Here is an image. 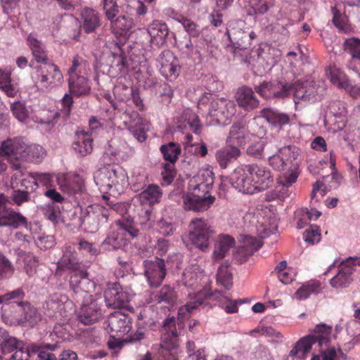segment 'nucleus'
I'll return each instance as SVG.
<instances>
[{"label": "nucleus", "mask_w": 360, "mask_h": 360, "mask_svg": "<svg viewBox=\"0 0 360 360\" xmlns=\"http://www.w3.org/2000/svg\"><path fill=\"white\" fill-rule=\"evenodd\" d=\"M274 177L266 167L257 164L245 165L236 169L230 176V183L238 191L253 194L269 188Z\"/></svg>", "instance_id": "f257e3e1"}, {"label": "nucleus", "mask_w": 360, "mask_h": 360, "mask_svg": "<svg viewBox=\"0 0 360 360\" xmlns=\"http://www.w3.org/2000/svg\"><path fill=\"white\" fill-rule=\"evenodd\" d=\"M214 184V174L210 169L201 170L189 182L192 191L184 196V208L186 210L203 212L214 203L215 197L209 194Z\"/></svg>", "instance_id": "f03ea898"}, {"label": "nucleus", "mask_w": 360, "mask_h": 360, "mask_svg": "<svg viewBox=\"0 0 360 360\" xmlns=\"http://www.w3.org/2000/svg\"><path fill=\"white\" fill-rule=\"evenodd\" d=\"M331 328L326 325L316 326L314 334L301 338L290 352V355L304 359L313 345L318 343L321 353V360H336L337 352L334 347H330Z\"/></svg>", "instance_id": "7ed1b4c3"}, {"label": "nucleus", "mask_w": 360, "mask_h": 360, "mask_svg": "<svg viewBox=\"0 0 360 360\" xmlns=\"http://www.w3.org/2000/svg\"><path fill=\"white\" fill-rule=\"evenodd\" d=\"M189 229V241L201 251H207L210 246V240L214 233L207 221L202 218L193 219Z\"/></svg>", "instance_id": "20e7f679"}, {"label": "nucleus", "mask_w": 360, "mask_h": 360, "mask_svg": "<svg viewBox=\"0 0 360 360\" xmlns=\"http://www.w3.org/2000/svg\"><path fill=\"white\" fill-rule=\"evenodd\" d=\"M30 145L26 143L21 138L8 139L1 143V150L7 155H9L12 162L11 167L19 171L20 176L22 174V167L19 161H27L28 157V149Z\"/></svg>", "instance_id": "39448f33"}, {"label": "nucleus", "mask_w": 360, "mask_h": 360, "mask_svg": "<svg viewBox=\"0 0 360 360\" xmlns=\"http://www.w3.org/2000/svg\"><path fill=\"white\" fill-rule=\"evenodd\" d=\"M110 213L109 209L99 204H94L86 207L82 217V224L90 233H96L108 222Z\"/></svg>", "instance_id": "423d86ee"}, {"label": "nucleus", "mask_w": 360, "mask_h": 360, "mask_svg": "<svg viewBox=\"0 0 360 360\" xmlns=\"http://www.w3.org/2000/svg\"><path fill=\"white\" fill-rule=\"evenodd\" d=\"M255 91L266 99H284L288 97L292 91V84L281 81H264L260 84L255 86Z\"/></svg>", "instance_id": "0eeeda50"}, {"label": "nucleus", "mask_w": 360, "mask_h": 360, "mask_svg": "<svg viewBox=\"0 0 360 360\" xmlns=\"http://www.w3.org/2000/svg\"><path fill=\"white\" fill-rule=\"evenodd\" d=\"M8 198L0 193V227L8 226L13 229L27 227V219L21 213L15 212L6 206Z\"/></svg>", "instance_id": "6e6552de"}, {"label": "nucleus", "mask_w": 360, "mask_h": 360, "mask_svg": "<svg viewBox=\"0 0 360 360\" xmlns=\"http://www.w3.org/2000/svg\"><path fill=\"white\" fill-rule=\"evenodd\" d=\"M5 336L0 342V358L13 353L10 357L5 358V360H27L30 352L24 347L23 342L9 335L7 331Z\"/></svg>", "instance_id": "1a4fd4ad"}, {"label": "nucleus", "mask_w": 360, "mask_h": 360, "mask_svg": "<svg viewBox=\"0 0 360 360\" xmlns=\"http://www.w3.org/2000/svg\"><path fill=\"white\" fill-rule=\"evenodd\" d=\"M160 151L165 160L169 161V163L165 165L162 172V184L169 185L173 181L176 176L174 162L181 153V147L177 143L170 142L167 145H162L160 147Z\"/></svg>", "instance_id": "9d476101"}, {"label": "nucleus", "mask_w": 360, "mask_h": 360, "mask_svg": "<svg viewBox=\"0 0 360 360\" xmlns=\"http://www.w3.org/2000/svg\"><path fill=\"white\" fill-rule=\"evenodd\" d=\"M144 275L151 288L161 285L167 274L165 260L157 257L143 261Z\"/></svg>", "instance_id": "9b49d317"}, {"label": "nucleus", "mask_w": 360, "mask_h": 360, "mask_svg": "<svg viewBox=\"0 0 360 360\" xmlns=\"http://www.w3.org/2000/svg\"><path fill=\"white\" fill-rule=\"evenodd\" d=\"M124 116L127 120L124 123L127 129L138 141H145L149 130V122L134 110H126Z\"/></svg>", "instance_id": "f8f14e48"}, {"label": "nucleus", "mask_w": 360, "mask_h": 360, "mask_svg": "<svg viewBox=\"0 0 360 360\" xmlns=\"http://www.w3.org/2000/svg\"><path fill=\"white\" fill-rule=\"evenodd\" d=\"M236 112V105L230 100L225 98L213 99L209 107V115L214 117L217 121L224 123L230 120Z\"/></svg>", "instance_id": "ddd939ff"}, {"label": "nucleus", "mask_w": 360, "mask_h": 360, "mask_svg": "<svg viewBox=\"0 0 360 360\" xmlns=\"http://www.w3.org/2000/svg\"><path fill=\"white\" fill-rule=\"evenodd\" d=\"M40 82L45 87L56 86L61 84L63 76L59 68L49 61L36 68Z\"/></svg>", "instance_id": "4468645a"}, {"label": "nucleus", "mask_w": 360, "mask_h": 360, "mask_svg": "<svg viewBox=\"0 0 360 360\" xmlns=\"http://www.w3.org/2000/svg\"><path fill=\"white\" fill-rule=\"evenodd\" d=\"M70 285L73 292L83 298L88 297L95 288L94 281L89 279L87 272L82 269L72 273Z\"/></svg>", "instance_id": "2eb2a0df"}, {"label": "nucleus", "mask_w": 360, "mask_h": 360, "mask_svg": "<svg viewBox=\"0 0 360 360\" xmlns=\"http://www.w3.org/2000/svg\"><path fill=\"white\" fill-rule=\"evenodd\" d=\"M112 336H122L131 329V318L124 313L117 311L111 313L107 320Z\"/></svg>", "instance_id": "dca6fc26"}, {"label": "nucleus", "mask_w": 360, "mask_h": 360, "mask_svg": "<svg viewBox=\"0 0 360 360\" xmlns=\"http://www.w3.org/2000/svg\"><path fill=\"white\" fill-rule=\"evenodd\" d=\"M161 74L166 78H176L179 75V65L178 59L169 50H165L158 58Z\"/></svg>", "instance_id": "f3484780"}, {"label": "nucleus", "mask_w": 360, "mask_h": 360, "mask_svg": "<svg viewBox=\"0 0 360 360\" xmlns=\"http://www.w3.org/2000/svg\"><path fill=\"white\" fill-rule=\"evenodd\" d=\"M104 298L106 305L115 309L124 307L129 300L128 294L117 283L111 284L105 289Z\"/></svg>", "instance_id": "a211bd4d"}, {"label": "nucleus", "mask_w": 360, "mask_h": 360, "mask_svg": "<svg viewBox=\"0 0 360 360\" xmlns=\"http://www.w3.org/2000/svg\"><path fill=\"white\" fill-rule=\"evenodd\" d=\"M147 32L150 37V42L160 47L166 43L169 28L165 22L153 20L148 25Z\"/></svg>", "instance_id": "6ab92c4d"}, {"label": "nucleus", "mask_w": 360, "mask_h": 360, "mask_svg": "<svg viewBox=\"0 0 360 360\" xmlns=\"http://www.w3.org/2000/svg\"><path fill=\"white\" fill-rule=\"evenodd\" d=\"M236 98L238 105L245 110H252L259 105V101L255 92L247 86H243L237 90Z\"/></svg>", "instance_id": "aec40b11"}, {"label": "nucleus", "mask_w": 360, "mask_h": 360, "mask_svg": "<svg viewBox=\"0 0 360 360\" xmlns=\"http://www.w3.org/2000/svg\"><path fill=\"white\" fill-rule=\"evenodd\" d=\"M81 264L77 257V252L74 247L66 245L63 255L58 262V266L63 269H69L75 272L80 270Z\"/></svg>", "instance_id": "412c9836"}, {"label": "nucleus", "mask_w": 360, "mask_h": 360, "mask_svg": "<svg viewBox=\"0 0 360 360\" xmlns=\"http://www.w3.org/2000/svg\"><path fill=\"white\" fill-rule=\"evenodd\" d=\"M94 181L101 188L110 189L115 183H117V171L112 167L101 168L95 174Z\"/></svg>", "instance_id": "4be33fe9"}, {"label": "nucleus", "mask_w": 360, "mask_h": 360, "mask_svg": "<svg viewBox=\"0 0 360 360\" xmlns=\"http://www.w3.org/2000/svg\"><path fill=\"white\" fill-rule=\"evenodd\" d=\"M52 176L49 173H30L27 178H24L20 181V186L25 189L34 192L39 184L48 186L51 181Z\"/></svg>", "instance_id": "5701e85b"}, {"label": "nucleus", "mask_w": 360, "mask_h": 360, "mask_svg": "<svg viewBox=\"0 0 360 360\" xmlns=\"http://www.w3.org/2000/svg\"><path fill=\"white\" fill-rule=\"evenodd\" d=\"M262 245L260 240L255 238L248 237L246 238L245 245L237 250L233 255V259L240 264L245 262L247 259L255 252Z\"/></svg>", "instance_id": "b1692460"}, {"label": "nucleus", "mask_w": 360, "mask_h": 360, "mask_svg": "<svg viewBox=\"0 0 360 360\" xmlns=\"http://www.w3.org/2000/svg\"><path fill=\"white\" fill-rule=\"evenodd\" d=\"M261 115L273 127L282 129L285 125L290 123V116L284 112L271 108H264L261 110Z\"/></svg>", "instance_id": "393cba45"}, {"label": "nucleus", "mask_w": 360, "mask_h": 360, "mask_svg": "<svg viewBox=\"0 0 360 360\" xmlns=\"http://www.w3.org/2000/svg\"><path fill=\"white\" fill-rule=\"evenodd\" d=\"M162 196V191L156 184H149L137 195V198L142 205H150L160 202Z\"/></svg>", "instance_id": "a878e982"}, {"label": "nucleus", "mask_w": 360, "mask_h": 360, "mask_svg": "<svg viewBox=\"0 0 360 360\" xmlns=\"http://www.w3.org/2000/svg\"><path fill=\"white\" fill-rule=\"evenodd\" d=\"M102 314L99 308L94 303L83 305L78 314L79 321L84 325H91L97 322Z\"/></svg>", "instance_id": "bb28decb"}, {"label": "nucleus", "mask_w": 360, "mask_h": 360, "mask_svg": "<svg viewBox=\"0 0 360 360\" xmlns=\"http://www.w3.org/2000/svg\"><path fill=\"white\" fill-rule=\"evenodd\" d=\"M241 22H231L226 29V34L230 40L240 46H243L244 44L249 42L248 32L243 30L240 27Z\"/></svg>", "instance_id": "cd10ccee"}, {"label": "nucleus", "mask_w": 360, "mask_h": 360, "mask_svg": "<svg viewBox=\"0 0 360 360\" xmlns=\"http://www.w3.org/2000/svg\"><path fill=\"white\" fill-rule=\"evenodd\" d=\"M235 245V240L229 235L221 234L214 243L213 257L215 259H221L229 250Z\"/></svg>", "instance_id": "c85d7f7f"}, {"label": "nucleus", "mask_w": 360, "mask_h": 360, "mask_svg": "<svg viewBox=\"0 0 360 360\" xmlns=\"http://www.w3.org/2000/svg\"><path fill=\"white\" fill-rule=\"evenodd\" d=\"M68 83L70 92L77 96L85 95L90 91L87 79L84 75H71Z\"/></svg>", "instance_id": "c756f323"}, {"label": "nucleus", "mask_w": 360, "mask_h": 360, "mask_svg": "<svg viewBox=\"0 0 360 360\" xmlns=\"http://www.w3.org/2000/svg\"><path fill=\"white\" fill-rule=\"evenodd\" d=\"M353 268L347 265H343L338 273L330 280V283L333 288H347L352 281V274Z\"/></svg>", "instance_id": "7c9ffc66"}, {"label": "nucleus", "mask_w": 360, "mask_h": 360, "mask_svg": "<svg viewBox=\"0 0 360 360\" xmlns=\"http://www.w3.org/2000/svg\"><path fill=\"white\" fill-rule=\"evenodd\" d=\"M240 155V151L237 146L226 147L219 150L216 153V159L221 169L227 167L233 160L237 159Z\"/></svg>", "instance_id": "2f4dec72"}, {"label": "nucleus", "mask_w": 360, "mask_h": 360, "mask_svg": "<svg viewBox=\"0 0 360 360\" xmlns=\"http://www.w3.org/2000/svg\"><path fill=\"white\" fill-rule=\"evenodd\" d=\"M27 41L33 57L37 63L44 64L49 61L44 45L33 34L27 37Z\"/></svg>", "instance_id": "473e14b6"}, {"label": "nucleus", "mask_w": 360, "mask_h": 360, "mask_svg": "<svg viewBox=\"0 0 360 360\" xmlns=\"http://www.w3.org/2000/svg\"><path fill=\"white\" fill-rule=\"evenodd\" d=\"M73 149L81 157H84L92 152V139L86 133H77V140L73 143Z\"/></svg>", "instance_id": "72a5a7b5"}, {"label": "nucleus", "mask_w": 360, "mask_h": 360, "mask_svg": "<svg viewBox=\"0 0 360 360\" xmlns=\"http://www.w3.org/2000/svg\"><path fill=\"white\" fill-rule=\"evenodd\" d=\"M246 129L242 122L233 124L229 131V136L227 138V143L229 146H241L245 143Z\"/></svg>", "instance_id": "f704fd0d"}, {"label": "nucleus", "mask_w": 360, "mask_h": 360, "mask_svg": "<svg viewBox=\"0 0 360 360\" xmlns=\"http://www.w3.org/2000/svg\"><path fill=\"white\" fill-rule=\"evenodd\" d=\"M83 29L86 33L93 32L101 26L98 13L91 8H85L82 12Z\"/></svg>", "instance_id": "c9c22d12"}, {"label": "nucleus", "mask_w": 360, "mask_h": 360, "mask_svg": "<svg viewBox=\"0 0 360 360\" xmlns=\"http://www.w3.org/2000/svg\"><path fill=\"white\" fill-rule=\"evenodd\" d=\"M154 300L158 303L173 305L177 300V293L173 287L165 284L154 295Z\"/></svg>", "instance_id": "e433bc0d"}, {"label": "nucleus", "mask_w": 360, "mask_h": 360, "mask_svg": "<svg viewBox=\"0 0 360 360\" xmlns=\"http://www.w3.org/2000/svg\"><path fill=\"white\" fill-rule=\"evenodd\" d=\"M103 245L111 246L112 249H121L127 245L124 229L121 226L115 231L111 232L103 242Z\"/></svg>", "instance_id": "4c0bfd02"}, {"label": "nucleus", "mask_w": 360, "mask_h": 360, "mask_svg": "<svg viewBox=\"0 0 360 360\" xmlns=\"http://www.w3.org/2000/svg\"><path fill=\"white\" fill-rule=\"evenodd\" d=\"M63 190L70 194L81 192L84 187V180L79 174L68 175L60 184Z\"/></svg>", "instance_id": "58836bf2"}, {"label": "nucleus", "mask_w": 360, "mask_h": 360, "mask_svg": "<svg viewBox=\"0 0 360 360\" xmlns=\"http://www.w3.org/2000/svg\"><path fill=\"white\" fill-rule=\"evenodd\" d=\"M68 298L65 295L59 293L51 295L46 301V307L53 312H59L62 314V311L65 308V302Z\"/></svg>", "instance_id": "ea45409f"}, {"label": "nucleus", "mask_w": 360, "mask_h": 360, "mask_svg": "<svg viewBox=\"0 0 360 360\" xmlns=\"http://www.w3.org/2000/svg\"><path fill=\"white\" fill-rule=\"evenodd\" d=\"M0 89H1L8 96L14 97L18 89L11 81V74L0 69Z\"/></svg>", "instance_id": "a19ab883"}, {"label": "nucleus", "mask_w": 360, "mask_h": 360, "mask_svg": "<svg viewBox=\"0 0 360 360\" xmlns=\"http://www.w3.org/2000/svg\"><path fill=\"white\" fill-rule=\"evenodd\" d=\"M320 290V283L310 281L301 286L295 292V296L298 300L307 298L311 293H318Z\"/></svg>", "instance_id": "79ce46f5"}, {"label": "nucleus", "mask_w": 360, "mask_h": 360, "mask_svg": "<svg viewBox=\"0 0 360 360\" xmlns=\"http://www.w3.org/2000/svg\"><path fill=\"white\" fill-rule=\"evenodd\" d=\"M154 311L150 307L142 310L138 316L137 326L146 328H152L155 325L156 321L153 317Z\"/></svg>", "instance_id": "37998d69"}, {"label": "nucleus", "mask_w": 360, "mask_h": 360, "mask_svg": "<svg viewBox=\"0 0 360 360\" xmlns=\"http://www.w3.org/2000/svg\"><path fill=\"white\" fill-rule=\"evenodd\" d=\"M13 116L21 122H26L29 118V110L23 102L16 101L11 105Z\"/></svg>", "instance_id": "c03bdc74"}, {"label": "nucleus", "mask_w": 360, "mask_h": 360, "mask_svg": "<svg viewBox=\"0 0 360 360\" xmlns=\"http://www.w3.org/2000/svg\"><path fill=\"white\" fill-rule=\"evenodd\" d=\"M15 304L21 311L24 313V321L29 322L30 324H34L38 320L37 312L35 308L30 306L27 302H15Z\"/></svg>", "instance_id": "a18cd8bd"}, {"label": "nucleus", "mask_w": 360, "mask_h": 360, "mask_svg": "<svg viewBox=\"0 0 360 360\" xmlns=\"http://www.w3.org/2000/svg\"><path fill=\"white\" fill-rule=\"evenodd\" d=\"M14 273L15 267L12 262L2 252H0V279H8Z\"/></svg>", "instance_id": "49530a36"}, {"label": "nucleus", "mask_w": 360, "mask_h": 360, "mask_svg": "<svg viewBox=\"0 0 360 360\" xmlns=\"http://www.w3.org/2000/svg\"><path fill=\"white\" fill-rule=\"evenodd\" d=\"M177 21L182 25L185 31L191 37H198L201 34L200 27L191 19L181 16L177 19Z\"/></svg>", "instance_id": "de8ad7c7"}, {"label": "nucleus", "mask_w": 360, "mask_h": 360, "mask_svg": "<svg viewBox=\"0 0 360 360\" xmlns=\"http://www.w3.org/2000/svg\"><path fill=\"white\" fill-rule=\"evenodd\" d=\"M217 282L226 289L229 290L232 286V274L229 271L227 266H220L217 274Z\"/></svg>", "instance_id": "09e8293b"}, {"label": "nucleus", "mask_w": 360, "mask_h": 360, "mask_svg": "<svg viewBox=\"0 0 360 360\" xmlns=\"http://www.w3.org/2000/svg\"><path fill=\"white\" fill-rule=\"evenodd\" d=\"M112 27L121 32H129L133 27V20L126 15H119L112 22Z\"/></svg>", "instance_id": "8fccbe9b"}, {"label": "nucleus", "mask_w": 360, "mask_h": 360, "mask_svg": "<svg viewBox=\"0 0 360 360\" xmlns=\"http://www.w3.org/2000/svg\"><path fill=\"white\" fill-rule=\"evenodd\" d=\"M72 63V66L68 70L70 76L71 75L85 74V70L89 66L88 62L85 59L77 55L73 58Z\"/></svg>", "instance_id": "3c124183"}, {"label": "nucleus", "mask_w": 360, "mask_h": 360, "mask_svg": "<svg viewBox=\"0 0 360 360\" xmlns=\"http://www.w3.org/2000/svg\"><path fill=\"white\" fill-rule=\"evenodd\" d=\"M46 153L44 148L39 145H30L27 161L40 162L46 156Z\"/></svg>", "instance_id": "603ef678"}, {"label": "nucleus", "mask_w": 360, "mask_h": 360, "mask_svg": "<svg viewBox=\"0 0 360 360\" xmlns=\"http://www.w3.org/2000/svg\"><path fill=\"white\" fill-rule=\"evenodd\" d=\"M345 49L348 51L353 59L360 61V39L356 38L347 39L345 43Z\"/></svg>", "instance_id": "864d4df0"}, {"label": "nucleus", "mask_w": 360, "mask_h": 360, "mask_svg": "<svg viewBox=\"0 0 360 360\" xmlns=\"http://www.w3.org/2000/svg\"><path fill=\"white\" fill-rule=\"evenodd\" d=\"M292 91L294 96V102L295 104L300 103L301 101H307V96L306 93V86L304 84L300 82L292 84Z\"/></svg>", "instance_id": "5fc2aeb1"}, {"label": "nucleus", "mask_w": 360, "mask_h": 360, "mask_svg": "<svg viewBox=\"0 0 360 360\" xmlns=\"http://www.w3.org/2000/svg\"><path fill=\"white\" fill-rule=\"evenodd\" d=\"M138 221L143 229H149L153 226V219L151 218V210L141 209L138 216Z\"/></svg>", "instance_id": "6e6d98bb"}, {"label": "nucleus", "mask_w": 360, "mask_h": 360, "mask_svg": "<svg viewBox=\"0 0 360 360\" xmlns=\"http://www.w3.org/2000/svg\"><path fill=\"white\" fill-rule=\"evenodd\" d=\"M297 179V174L295 172H291L288 176H284L283 177H280L278 179V186L277 188L278 189L280 193L283 194L285 193V188L290 186L293 183L296 181Z\"/></svg>", "instance_id": "4d7b16f0"}, {"label": "nucleus", "mask_w": 360, "mask_h": 360, "mask_svg": "<svg viewBox=\"0 0 360 360\" xmlns=\"http://www.w3.org/2000/svg\"><path fill=\"white\" fill-rule=\"evenodd\" d=\"M303 237L304 240L309 244L317 243L321 240L319 227L314 225L310 226V228L304 232Z\"/></svg>", "instance_id": "13d9d810"}, {"label": "nucleus", "mask_w": 360, "mask_h": 360, "mask_svg": "<svg viewBox=\"0 0 360 360\" xmlns=\"http://www.w3.org/2000/svg\"><path fill=\"white\" fill-rule=\"evenodd\" d=\"M278 153H280L283 158H287L285 160L288 164L289 162H291L292 160H295L297 159L300 155V150L295 146H285L278 150Z\"/></svg>", "instance_id": "bf43d9fd"}, {"label": "nucleus", "mask_w": 360, "mask_h": 360, "mask_svg": "<svg viewBox=\"0 0 360 360\" xmlns=\"http://www.w3.org/2000/svg\"><path fill=\"white\" fill-rule=\"evenodd\" d=\"M265 148V143L263 141H259L251 144L247 149L248 155L256 158H262Z\"/></svg>", "instance_id": "052dcab7"}, {"label": "nucleus", "mask_w": 360, "mask_h": 360, "mask_svg": "<svg viewBox=\"0 0 360 360\" xmlns=\"http://www.w3.org/2000/svg\"><path fill=\"white\" fill-rule=\"evenodd\" d=\"M269 162L274 169L278 171H283L288 166L287 162L280 153L270 155Z\"/></svg>", "instance_id": "680f3d73"}, {"label": "nucleus", "mask_w": 360, "mask_h": 360, "mask_svg": "<svg viewBox=\"0 0 360 360\" xmlns=\"http://www.w3.org/2000/svg\"><path fill=\"white\" fill-rule=\"evenodd\" d=\"M44 215L47 219L55 224L58 223L60 218H64V217L62 216L59 207L55 206L49 207L45 210Z\"/></svg>", "instance_id": "e2e57ef3"}, {"label": "nucleus", "mask_w": 360, "mask_h": 360, "mask_svg": "<svg viewBox=\"0 0 360 360\" xmlns=\"http://www.w3.org/2000/svg\"><path fill=\"white\" fill-rule=\"evenodd\" d=\"M29 192H31L30 190L27 189L25 191H14L11 197L12 200L15 204L20 206L22 203L30 200Z\"/></svg>", "instance_id": "0e129e2a"}, {"label": "nucleus", "mask_w": 360, "mask_h": 360, "mask_svg": "<svg viewBox=\"0 0 360 360\" xmlns=\"http://www.w3.org/2000/svg\"><path fill=\"white\" fill-rule=\"evenodd\" d=\"M332 13H333V22L334 25L340 29L341 31L345 32V30L344 29V25H345V16L343 15L340 11L337 9L335 6L332 7L331 9Z\"/></svg>", "instance_id": "69168bd1"}, {"label": "nucleus", "mask_w": 360, "mask_h": 360, "mask_svg": "<svg viewBox=\"0 0 360 360\" xmlns=\"http://www.w3.org/2000/svg\"><path fill=\"white\" fill-rule=\"evenodd\" d=\"M225 301L222 303V308L228 314H233L238 311V304L243 303L242 300H231L224 297Z\"/></svg>", "instance_id": "338daca9"}, {"label": "nucleus", "mask_w": 360, "mask_h": 360, "mask_svg": "<svg viewBox=\"0 0 360 360\" xmlns=\"http://www.w3.org/2000/svg\"><path fill=\"white\" fill-rule=\"evenodd\" d=\"M112 65L117 67L120 71L127 67L126 57L121 49H120V53H112Z\"/></svg>", "instance_id": "774afa93"}]
</instances>
